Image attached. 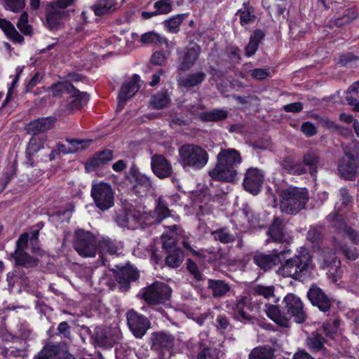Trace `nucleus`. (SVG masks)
<instances>
[{"mask_svg": "<svg viewBox=\"0 0 359 359\" xmlns=\"http://www.w3.org/2000/svg\"><path fill=\"white\" fill-rule=\"evenodd\" d=\"M307 297L313 306L318 307L320 311L329 314L334 301L321 288L315 284L312 285L307 292Z\"/></svg>", "mask_w": 359, "mask_h": 359, "instance_id": "f8f14e48", "label": "nucleus"}, {"mask_svg": "<svg viewBox=\"0 0 359 359\" xmlns=\"http://www.w3.org/2000/svg\"><path fill=\"white\" fill-rule=\"evenodd\" d=\"M170 230L168 233H164L162 235L163 248L169 252L170 250H174L175 248H178L177 245V238L175 237V231L180 228L177 225H172L168 227Z\"/></svg>", "mask_w": 359, "mask_h": 359, "instance_id": "a19ab883", "label": "nucleus"}, {"mask_svg": "<svg viewBox=\"0 0 359 359\" xmlns=\"http://www.w3.org/2000/svg\"><path fill=\"white\" fill-rule=\"evenodd\" d=\"M186 265L187 270L192 277L191 283L193 285H200L201 282L205 281V278L204 275L201 272L194 261L191 259H187Z\"/></svg>", "mask_w": 359, "mask_h": 359, "instance_id": "c03bdc74", "label": "nucleus"}, {"mask_svg": "<svg viewBox=\"0 0 359 359\" xmlns=\"http://www.w3.org/2000/svg\"><path fill=\"white\" fill-rule=\"evenodd\" d=\"M184 259L183 250L180 248H175L174 250L167 252V256L165 259V265L170 268H178Z\"/></svg>", "mask_w": 359, "mask_h": 359, "instance_id": "ea45409f", "label": "nucleus"}, {"mask_svg": "<svg viewBox=\"0 0 359 359\" xmlns=\"http://www.w3.org/2000/svg\"><path fill=\"white\" fill-rule=\"evenodd\" d=\"M321 238V230L317 227L311 226L307 232V239L313 243H318Z\"/></svg>", "mask_w": 359, "mask_h": 359, "instance_id": "69168bd1", "label": "nucleus"}, {"mask_svg": "<svg viewBox=\"0 0 359 359\" xmlns=\"http://www.w3.org/2000/svg\"><path fill=\"white\" fill-rule=\"evenodd\" d=\"M170 102V98L167 93H160L153 95L150 100V104L156 109H161L165 107Z\"/></svg>", "mask_w": 359, "mask_h": 359, "instance_id": "5fc2aeb1", "label": "nucleus"}, {"mask_svg": "<svg viewBox=\"0 0 359 359\" xmlns=\"http://www.w3.org/2000/svg\"><path fill=\"white\" fill-rule=\"evenodd\" d=\"M359 93V83H354L346 93V100L347 103L352 106L353 110L355 111H359V100L358 99L353 96V94H358Z\"/></svg>", "mask_w": 359, "mask_h": 359, "instance_id": "3c124183", "label": "nucleus"}, {"mask_svg": "<svg viewBox=\"0 0 359 359\" xmlns=\"http://www.w3.org/2000/svg\"><path fill=\"white\" fill-rule=\"evenodd\" d=\"M340 200L341 205L348 208L353 203V197L349 194L347 189L343 187L339 189Z\"/></svg>", "mask_w": 359, "mask_h": 359, "instance_id": "774afa93", "label": "nucleus"}, {"mask_svg": "<svg viewBox=\"0 0 359 359\" xmlns=\"http://www.w3.org/2000/svg\"><path fill=\"white\" fill-rule=\"evenodd\" d=\"M177 70L185 72L196 65L201 53V47L196 43H191L183 50H177Z\"/></svg>", "mask_w": 359, "mask_h": 359, "instance_id": "1a4fd4ad", "label": "nucleus"}, {"mask_svg": "<svg viewBox=\"0 0 359 359\" xmlns=\"http://www.w3.org/2000/svg\"><path fill=\"white\" fill-rule=\"evenodd\" d=\"M55 121L56 118L54 116L39 118L27 124L25 130L28 134L32 135L43 133L52 129Z\"/></svg>", "mask_w": 359, "mask_h": 359, "instance_id": "b1692460", "label": "nucleus"}, {"mask_svg": "<svg viewBox=\"0 0 359 359\" xmlns=\"http://www.w3.org/2000/svg\"><path fill=\"white\" fill-rule=\"evenodd\" d=\"M17 27L21 32L26 35H30L32 34V27L28 25V15L24 12L21 14L18 23Z\"/></svg>", "mask_w": 359, "mask_h": 359, "instance_id": "052dcab7", "label": "nucleus"}, {"mask_svg": "<svg viewBox=\"0 0 359 359\" xmlns=\"http://www.w3.org/2000/svg\"><path fill=\"white\" fill-rule=\"evenodd\" d=\"M206 73L203 71H198L189 74L184 76H179L177 84L182 88L189 89L198 88L206 79Z\"/></svg>", "mask_w": 359, "mask_h": 359, "instance_id": "a878e982", "label": "nucleus"}, {"mask_svg": "<svg viewBox=\"0 0 359 359\" xmlns=\"http://www.w3.org/2000/svg\"><path fill=\"white\" fill-rule=\"evenodd\" d=\"M178 162L184 170H200L205 166L209 156L205 149L194 144H184L179 149Z\"/></svg>", "mask_w": 359, "mask_h": 359, "instance_id": "7ed1b4c3", "label": "nucleus"}, {"mask_svg": "<svg viewBox=\"0 0 359 359\" xmlns=\"http://www.w3.org/2000/svg\"><path fill=\"white\" fill-rule=\"evenodd\" d=\"M151 167L154 174L160 179L168 178L172 174V165L162 155L155 154L151 157Z\"/></svg>", "mask_w": 359, "mask_h": 359, "instance_id": "4be33fe9", "label": "nucleus"}, {"mask_svg": "<svg viewBox=\"0 0 359 359\" xmlns=\"http://www.w3.org/2000/svg\"><path fill=\"white\" fill-rule=\"evenodd\" d=\"M27 348V345L25 341H24L23 344L20 347H14L11 346L8 348H6V354L13 356V357H19L24 356L25 355V351Z\"/></svg>", "mask_w": 359, "mask_h": 359, "instance_id": "338daca9", "label": "nucleus"}, {"mask_svg": "<svg viewBox=\"0 0 359 359\" xmlns=\"http://www.w3.org/2000/svg\"><path fill=\"white\" fill-rule=\"evenodd\" d=\"M97 248H99L100 256L103 265L111 268L112 264L109 263L107 255L113 256L117 255L118 248L115 242L109 238H102L97 243Z\"/></svg>", "mask_w": 359, "mask_h": 359, "instance_id": "393cba45", "label": "nucleus"}, {"mask_svg": "<svg viewBox=\"0 0 359 359\" xmlns=\"http://www.w3.org/2000/svg\"><path fill=\"white\" fill-rule=\"evenodd\" d=\"M3 1L7 10L19 13L24 9L26 0H3Z\"/></svg>", "mask_w": 359, "mask_h": 359, "instance_id": "bf43d9fd", "label": "nucleus"}, {"mask_svg": "<svg viewBox=\"0 0 359 359\" xmlns=\"http://www.w3.org/2000/svg\"><path fill=\"white\" fill-rule=\"evenodd\" d=\"M303 163H302L304 167L306 166L309 168V172L312 175L314 176L317 173L318 166L320 161V157L319 152L316 150H309L307 151L302 157Z\"/></svg>", "mask_w": 359, "mask_h": 359, "instance_id": "2f4dec72", "label": "nucleus"}, {"mask_svg": "<svg viewBox=\"0 0 359 359\" xmlns=\"http://www.w3.org/2000/svg\"><path fill=\"white\" fill-rule=\"evenodd\" d=\"M129 174L135 182L134 189L141 196L146 195L152 189V182L150 178L141 173L135 165L130 168Z\"/></svg>", "mask_w": 359, "mask_h": 359, "instance_id": "5701e85b", "label": "nucleus"}, {"mask_svg": "<svg viewBox=\"0 0 359 359\" xmlns=\"http://www.w3.org/2000/svg\"><path fill=\"white\" fill-rule=\"evenodd\" d=\"M281 168L288 174L300 175L307 172L306 168L301 163L287 156L281 162Z\"/></svg>", "mask_w": 359, "mask_h": 359, "instance_id": "473e14b6", "label": "nucleus"}, {"mask_svg": "<svg viewBox=\"0 0 359 359\" xmlns=\"http://www.w3.org/2000/svg\"><path fill=\"white\" fill-rule=\"evenodd\" d=\"M171 293L172 290L167 284L155 282L144 289L142 297L149 304L156 305L168 300Z\"/></svg>", "mask_w": 359, "mask_h": 359, "instance_id": "6e6552de", "label": "nucleus"}, {"mask_svg": "<svg viewBox=\"0 0 359 359\" xmlns=\"http://www.w3.org/2000/svg\"><path fill=\"white\" fill-rule=\"evenodd\" d=\"M44 140L39 137H33L30 139L26 149V154L34 155L43 147Z\"/></svg>", "mask_w": 359, "mask_h": 359, "instance_id": "4d7b16f0", "label": "nucleus"}, {"mask_svg": "<svg viewBox=\"0 0 359 359\" xmlns=\"http://www.w3.org/2000/svg\"><path fill=\"white\" fill-rule=\"evenodd\" d=\"M267 234L269 236L267 242H283L285 240V225L283 219L279 217H274L268 229Z\"/></svg>", "mask_w": 359, "mask_h": 359, "instance_id": "bb28decb", "label": "nucleus"}, {"mask_svg": "<svg viewBox=\"0 0 359 359\" xmlns=\"http://www.w3.org/2000/svg\"><path fill=\"white\" fill-rule=\"evenodd\" d=\"M17 266H23L27 269L35 267L38 265L39 260L31 257L25 251L15 250L12 254Z\"/></svg>", "mask_w": 359, "mask_h": 359, "instance_id": "f704fd0d", "label": "nucleus"}, {"mask_svg": "<svg viewBox=\"0 0 359 359\" xmlns=\"http://www.w3.org/2000/svg\"><path fill=\"white\" fill-rule=\"evenodd\" d=\"M72 246L82 257H94L97 251L95 236L89 231L78 229L72 237Z\"/></svg>", "mask_w": 359, "mask_h": 359, "instance_id": "39448f33", "label": "nucleus"}, {"mask_svg": "<svg viewBox=\"0 0 359 359\" xmlns=\"http://www.w3.org/2000/svg\"><path fill=\"white\" fill-rule=\"evenodd\" d=\"M197 359H218L217 349L201 345Z\"/></svg>", "mask_w": 359, "mask_h": 359, "instance_id": "13d9d810", "label": "nucleus"}, {"mask_svg": "<svg viewBox=\"0 0 359 359\" xmlns=\"http://www.w3.org/2000/svg\"><path fill=\"white\" fill-rule=\"evenodd\" d=\"M274 351L270 346H259L249 353V359H273Z\"/></svg>", "mask_w": 359, "mask_h": 359, "instance_id": "09e8293b", "label": "nucleus"}, {"mask_svg": "<svg viewBox=\"0 0 359 359\" xmlns=\"http://www.w3.org/2000/svg\"><path fill=\"white\" fill-rule=\"evenodd\" d=\"M264 37V33L261 29H256L250 36L249 43L245 48V53L247 57L253 55L259 46V43Z\"/></svg>", "mask_w": 359, "mask_h": 359, "instance_id": "58836bf2", "label": "nucleus"}, {"mask_svg": "<svg viewBox=\"0 0 359 359\" xmlns=\"http://www.w3.org/2000/svg\"><path fill=\"white\" fill-rule=\"evenodd\" d=\"M66 14L65 11L50 4L46 11V21L50 29H56L60 24V20Z\"/></svg>", "mask_w": 359, "mask_h": 359, "instance_id": "72a5a7b5", "label": "nucleus"}, {"mask_svg": "<svg viewBox=\"0 0 359 359\" xmlns=\"http://www.w3.org/2000/svg\"><path fill=\"white\" fill-rule=\"evenodd\" d=\"M59 350L57 345L48 344L39 353L35 359H57Z\"/></svg>", "mask_w": 359, "mask_h": 359, "instance_id": "603ef678", "label": "nucleus"}, {"mask_svg": "<svg viewBox=\"0 0 359 359\" xmlns=\"http://www.w3.org/2000/svg\"><path fill=\"white\" fill-rule=\"evenodd\" d=\"M283 304L284 310H286L296 323L302 324L306 321L307 315L304 309V304L299 297L289 293L284 297Z\"/></svg>", "mask_w": 359, "mask_h": 359, "instance_id": "9d476101", "label": "nucleus"}, {"mask_svg": "<svg viewBox=\"0 0 359 359\" xmlns=\"http://www.w3.org/2000/svg\"><path fill=\"white\" fill-rule=\"evenodd\" d=\"M278 250H273L271 255L257 254L253 257V261L264 271H267L273 267L277 261L279 262L280 254Z\"/></svg>", "mask_w": 359, "mask_h": 359, "instance_id": "c85d7f7f", "label": "nucleus"}, {"mask_svg": "<svg viewBox=\"0 0 359 359\" xmlns=\"http://www.w3.org/2000/svg\"><path fill=\"white\" fill-rule=\"evenodd\" d=\"M112 158V151L110 149H104L102 151L96 153L88 160L86 164V169L90 171L102 167L111 161Z\"/></svg>", "mask_w": 359, "mask_h": 359, "instance_id": "cd10ccee", "label": "nucleus"}, {"mask_svg": "<svg viewBox=\"0 0 359 359\" xmlns=\"http://www.w3.org/2000/svg\"><path fill=\"white\" fill-rule=\"evenodd\" d=\"M344 154L339 161V173L346 180H353L358 169V154L354 151L345 149Z\"/></svg>", "mask_w": 359, "mask_h": 359, "instance_id": "9b49d317", "label": "nucleus"}, {"mask_svg": "<svg viewBox=\"0 0 359 359\" xmlns=\"http://www.w3.org/2000/svg\"><path fill=\"white\" fill-rule=\"evenodd\" d=\"M92 338L98 346L111 347L118 339V332L110 327H97Z\"/></svg>", "mask_w": 359, "mask_h": 359, "instance_id": "dca6fc26", "label": "nucleus"}, {"mask_svg": "<svg viewBox=\"0 0 359 359\" xmlns=\"http://www.w3.org/2000/svg\"><path fill=\"white\" fill-rule=\"evenodd\" d=\"M182 244L183 247L189 250L193 255L202 259H206L209 263H216L226 259V255L221 248H217V250H215L213 248H210L205 250L201 249L199 251H196L191 248L186 240H184Z\"/></svg>", "mask_w": 359, "mask_h": 359, "instance_id": "f3484780", "label": "nucleus"}, {"mask_svg": "<svg viewBox=\"0 0 359 359\" xmlns=\"http://www.w3.org/2000/svg\"><path fill=\"white\" fill-rule=\"evenodd\" d=\"M212 235L214 236V238L216 241H219L224 244L232 243L235 241L234 235L231 233L230 231L226 227L212 231Z\"/></svg>", "mask_w": 359, "mask_h": 359, "instance_id": "864d4df0", "label": "nucleus"}, {"mask_svg": "<svg viewBox=\"0 0 359 359\" xmlns=\"http://www.w3.org/2000/svg\"><path fill=\"white\" fill-rule=\"evenodd\" d=\"M140 77L137 74H134L131 79L124 83L118 93V109H122L126 101L131 98L140 88Z\"/></svg>", "mask_w": 359, "mask_h": 359, "instance_id": "a211bd4d", "label": "nucleus"}, {"mask_svg": "<svg viewBox=\"0 0 359 359\" xmlns=\"http://www.w3.org/2000/svg\"><path fill=\"white\" fill-rule=\"evenodd\" d=\"M217 161L233 168L242 161L239 151L235 149H222L217 154Z\"/></svg>", "mask_w": 359, "mask_h": 359, "instance_id": "7c9ffc66", "label": "nucleus"}, {"mask_svg": "<svg viewBox=\"0 0 359 359\" xmlns=\"http://www.w3.org/2000/svg\"><path fill=\"white\" fill-rule=\"evenodd\" d=\"M209 175L215 180L232 182L236 180L237 171L235 168L217 161L215 167L209 171Z\"/></svg>", "mask_w": 359, "mask_h": 359, "instance_id": "aec40b11", "label": "nucleus"}, {"mask_svg": "<svg viewBox=\"0 0 359 359\" xmlns=\"http://www.w3.org/2000/svg\"><path fill=\"white\" fill-rule=\"evenodd\" d=\"M208 283L214 297H223L230 290L229 285L224 280L209 279Z\"/></svg>", "mask_w": 359, "mask_h": 359, "instance_id": "79ce46f5", "label": "nucleus"}, {"mask_svg": "<svg viewBox=\"0 0 359 359\" xmlns=\"http://www.w3.org/2000/svg\"><path fill=\"white\" fill-rule=\"evenodd\" d=\"M264 182V174L257 168L247 170L243 182V188L249 193L257 195L261 190Z\"/></svg>", "mask_w": 359, "mask_h": 359, "instance_id": "2eb2a0df", "label": "nucleus"}, {"mask_svg": "<svg viewBox=\"0 0 359 359\" xmlns=\"http://www.w3.org/2000/svg\"><path fill=\"white\" fill-rule=\"evenodd\" d=\"M148 215L142 213L133 206H126L115 211L114 219L115 222L121 227H127L130 229L145 228L148 224L146 219Z\"/></svg>", "mask_w": 359, "mask_h": 359, "instance_id": "20e7f679", "label": "nucleus"}, {"mask_svg": "<svg viewBox=\"0 0 359 359\" xmlns=\"http://www.w3.org/2000/svg\"><path fill=\"white\" fill-rule=\"evenodd\" d=\"M91 196L97 208L104 211L114 205V193L108 183L95 184L91 188Z\"/></svg>", "mask_w": 359, "mask_h": 359, "instance_id": "0eeeda50", "label": "nucleus"}, {"mask_svg": "<svg viewBox=\"0 0 359 359\" xmlns=\"http://www.w3.org/2000/svg\"><path fill=\"white\" fill-rule=\"evenodd\" d=\"M174 337L169 333H155L151 338V348L154 350L165 349L170 351L174 346Z\"/></svg>", "mask_w": 359, "mask_h": 359, "instance_id": "c756f323", "label": "nucleus"}, {"mask_svg": "<svg viewBox=\"0 0 359 359\" xmlns=\"http://www.w3.org/2000/svg\"><path fill=\"white\" fill-rule=\"evenodd\" d=\"M321 258L323 261V268H331V269L334 268V271L339 266V260L337 259L334 252L330 248H324L321 252Z\"/></svg>", "mask_w": 359, "mask_h": 359, "instance_id": "de8ad7c7", "label": "nucleus"}, {"mask_svg": "<svg viewBox=\"0 0 359 359\" xmlns=\"http://www.w3.org/2000/svg\"><path fill=\"white\" fill-rule=\"evenodd\" d=\"M184 15H177L163 22L165 27L170 32L177 33L179 27L182 22Z\"/></svg>", "mask_w": 359, "mask_h": 359, "instance_id": "6e6d98bb", "label": "nucleus"}, {"mask_svg": "<svg viewBox=\"0 0 359 359\" xmlns=\"http://www.w3.org/2000/svg\"><path fill=\"white\" fill-rule=\"evenodd\" d=\"M236 14L240 15V23L242 26L252 23L257 19L255 15V9L250 5L249 1L244 2L243 8L239 9Z\"/></svg>", "mask_w": 359, "mask_h": 359, "instance_id": "c9c22d12", "label": "nucleus"}, {"mask_svg": "<svg viewBox=\"0 0 359 359\" xmlns=\"http://www.w3.org/2000/svg\"><path fill=\"white\" fill-rule=\"evenodd\" d=\"M265 307L267 316L276 324L282 327H290L291 317L286 310H284V306L280 308L278 305L267 304Z\"/></svg>", "mask_w": 359, "mask_h": 359, "instance_id": "6ab92c4d", "label": "nucleus"}, {"mask_svg": "<svg viewBox=\"0 0 359 359\" xmlns=\"http://www.w3.org/2000/svg\"><path fill=\"white\" fill-rule=\"evenodd\" d=\"M52 94L55 97L61 96L63 93L69 94L72 100L69 102L71 109H78L86 104L89 99L87 93L80 92L69 81L58 82L52 85L50 88Z\"/></svg>", "mask_w": 359, "mask_h": 359, "instance_id": "423d86ee", "label": "nucleus"}, {"mask_svg": "<svg viewBox=\"0 0 359 359\" xmlns=\"http://www.w3.org/2000/svg\"><path fill=\"white\" fill-rule=\"evenodd\" d=\"M109 269L114 271L116 280L123 290H127L130 287V282L135 281L139 278L137 269L129 264L122 266L114 264Z\"/></svg>", "mask_w": 359, "mask_h": 359, "instance_id": "ddd939ff", "label": "nucleus"}, {"mask_svg": "<svg viewBox=\"0 0 359 359\" xmlns=\"http://www.w3.org/2000/svg\"><path fill=\"white\" fill-rule=\"evenodd\" d=\"M128 325L136 338H142L149 328V321L142 314L133 310L126 314Z\"/></svg>", "mask_w": 359, "mask_h": 359, "instance_id": "4468645a", "label": "nucleus"}, {"mask_svg": "<svg viewBox=\"0 0 359 359\" xmlns=\"http://www.w3.org/2000/svg\"><path fill=\"white\" fill-rule=\"evenodd\" d=\"M327 219L332 224L333 227L337 229L343 235L346 236L353 244L358 245L359 243L358 232L346 225L341 215L337 212L331 213L327 217Z\"/></svg>", "mask_w": 359, "mask_h": 359, "instance_id": "412c9836", "label": "nucleus"}, {"mask_svg": "<svg viewBox=\"0 0 359 359\" xmlns=\"http://www.w3.org/2000/svg\"><path fill=\"white\" fill-rule=\"evenodd\" d=\"M115 0H99L92 8L96 15L101 16L115 10Z\"/></svg>", "mask_w": 359, "mask_h": 359, "instance_id": "a18cd8bd", "label": "nucleus"}, {"mask_svg": "<svg viewBox=\"0 0 359 359\" xmlns=\"http://www.w3.org/2000/svg\"><path fill=\"white\" fill-rule=\"evenodd\" d=\"M0 27L13 41L20 43L24 40V37L18 33L11 22L5 19H0Z\"/></svg>", "mask_w": 359, "mask_h": 359, "instance_id": "49530a36", "label": "nucleus"}, {"mask_svg": "<svg viewBox=\"0 0 359 359\" xmlns=\"http://www.w3.org/2000/svg\"><path fill=\"white\" fill-rule=\"evenodd\" d=\"M325 339L318 334L313 332L306 339V346L309 350L313 352H318L324 348Z\"/></svg>", "mask_w": 359, "mask_h": 359, "instance_id": "8fccbe9b", "label": "nucleus"}, {"mask_svg": "<svg viewBox=\"0 0 359 359\" xmlns=\"http://www.w3.org/2000/svg\"><path fill=\"white\" fill-rule=\"evenodd\" d=\"M235 318L238 320H250V316L247 311L249 307L246 305V298L241 297L231 306Z\"/></svg>", "mask_w": 359, "mask_h": 359, "instance_id": "37998d69", "label": "nucleus"}, {"mask_svg": "<svg viewBox=\"0 0 359 359\" xmlns=\"http://www.w3.org/2000/svg\"><path fill=\"white\" fill-rule=\"evenodd\" d=\"M279 206L282 212L296 215L305 208L309 193L305 188L290 187L278 190Z\"/></svg>", "mask_w": 359, "mask_h": 359, "instance_id": "f03ea898", "label": "nucleus"}, {"mask_svg": "<svg viewBox=\"0 0 359 359\" xmlns=\"http://www.w3.org/2000/svg\"><path fill=\"white\" fill-rule=\"evenodd\" d=\"M170 215V210L168 207V203L163 197H159L156 201L155 209L153 212V218L154 222L160 223L164 219Z\"/></svg>", "mask_w": 359, "mask_h": 359, "instance_id": "e433bc0d", "label": "nucleus"}, {"mask_svg": "<svg viewBox=\"0 0 359 359\" xmlns=\"http://www.w3.org/2000/svg\"><path fill=\"white\" fill-rule=\"evenodd\" d=\"M154 8L158 15L167 14L172 11L170 0H159L154 4Z\"/></svg>", "mask_w": 359, "mask_h": 359, "instance_id": "680f3d73", "label": "nucleus"}, {"mask_svg": "<svg viewBox=\"0 0 359 359\" xmlns=\"http://www.w3.org/2000/svg\"><path fill=\"white\" fill-rule=\"evenodd\" d=\"M229 115L228 111L223 109H214L210 111H204L199 116L203 121L219 122L225 120Z\"/></svg>", "mask_w": 359, "mask_h": 359, "instance_id": "4c0bfd02", "label": "nucleus"}, {"mask_svg": "<svg viewBox=\"0 0 359 359\" xmlns=\"http://www.w3.org/2000/svg\"><path fill=\"white\" fill-rule=\"evenodd\" d=\"M67 142L70 144V149H74L75 152L79 149H83L87 147L90 142L91 140H77V139H67Z\"/></svg>", "mask_w": 359, "mask_h": 359, "instance_id": "0e129e2a", "label": "nucleus"}, {"mask_svg": "<svg viewBox=\"0 0 359 359\" xmlns=\"http://www.w3.org/2000/svg\"><path fill=\"white\" fill-rule=\"evenodd\" d=\"M290 252V250H283L279 252L280 266L276 272L278 276L283 278L303 280L313 269L312 257L306 250L299 252L292 257H289Z\"/></svg>", "mask_w": 359, "mask_h": 359, "instance_id": "f257e3e1", "label": "nucleus"}, {"mask_svg": "<svg viewBox=\"0 0 359 359\" xmlns=\"http://www.w3.org/2000/svg\"><path fill=\"white\" fill-rule=\"evenodd\" d=\"M254 292L257 295L269 299L274 295V287L257 285L254 287Z\"/></svg>", "mask_w": 359, "mask_h": 359, "instance_id": "e2e57ef3", "label": "nucleus"}]
</instances>
